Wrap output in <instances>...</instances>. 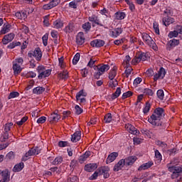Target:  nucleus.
<instances>
[{"mask_svg": "<svg viewBox=\"0 0 182 182\" xmlns=\"http://www.w3.org/2000/svg\"><path fill=\"white\" fill-rule=\"evenodd\" d=\"M163 117H164V109L158 107L154 109V114L148 119V122L152 124V126H161L160 121Z\"/></svg>", "mask_w": 182, "mask_h": 182, "instance_id": "nucleus-1", "label": "nucleus"}, {"mask_svg": "<svg viewBox=\"0 0 182 182\" xmlns=\"http://www.w3.org/2000/svg\"><path fill=\"white\" fill-rule=\"evenodd\" d=\"M166 167L168 168V171L172 173L171 176V178H172V180L180 177V174L182 173V166H171V164H168Z\"/></svg>", "mask_w": 182, "mask_h": 182, "instance_id": "nucleus-2", "label": "nucleus"}, {"mask_svg": "<svg viewBox=\"0 0 182 182\" xmlns=\"http://www.w3.org/2000/svg\"><path fill=\"white\" fill-rule=\"evenodd\" d=\"M42 149L39 146H33L23 156L21 159V161H28L29 160V157L32 156H38V154H41V151Z\"/></svg>", "mask_w": 182, "mask_h": 182, "instance_id": "nucleus-3", "label": "nucleus"}, {"mask_svg": "<svg viewBox=\"0 0 182 182\" xmlns=\"http://www.w3.org/2000/svg\"><path fill=\"white\" fill-rule=\"evenodd\" d=\"M141 38L144 43L148 45L151 49L154 50H158L159 48L157 47V44L153 41V38L146 33H141Z\"/></svg>", "mask_w": 182, "mask_h": 182, "instance_id": "nucleus-4", "label": "nucleus"}, {"mask_svg": "<svg viewBox=\"0 0 182 182\" xmlns=\"http://www.w3.org/2000/svg\"><path fill=\"white\" fill-rule=\"evenodd\" d=\"M36 70L38 73V77L40 80L45 79V77H49V76H50V73H52V70H46L43 65H38Z\"/></svg>", "mask_w": 182, "mask_h": 182, "instance_id": "nucleus-5", "label": "nucleus"}, {"mask_svg": "<svg viewBox=\"0 0 182 182\" xmlns=\"http://www.w3.org/2000/svg\"><path fill=\"white\" fill-rule=\"evenodd\" d=\"M42 50H41V48L39 47H37L34 50L28 53V57L30 58V59L35 58L37 62H41L42 60Z\"/></svg>", "mask_w": 182, "mask_h": 182, "instance_id": "nucleus-6", "label": "nucleus"}, {"mask_svg": "<svg viewBox=\"0 0 182 182\" xmlns=\"http://www.w3.org/2000/svg\"><path fill=\"white\" fill-rule=\"evenodd\" d=\"M82 96V98H80ZM86 96H87V93L85 92V90H81L76 94V100L79 102L80 105H86Z\"/></svg>", "mask_w": 182, "mask_h": 182, "instance_id": "nucleus-7", "label": "nucleus"}, {"mask_svg": "<svg viewBox=\"0 0 182 182\" xmlns=\"http://www.w3.org/2000/svg\"><path fill=\"white\" fill-rule=\"evenodd\" d=\"M97 171H99L100 176H103L104 178H109L110 177V168L109 166H101L97 168Z\"/></svg>", "mask_w": 182, "mask_h": 182, "instance_id": "nucleus-8", "label": "nucleus"}, {"mask_svg": "<svg viewBox=\"0 0 182 182\" xmlns=\"http://www.w3.org/2000/svg\"><path fill=\"white\" fill-rule=\"evenodd\" d=\"M59 4H60V0H51L48 4L43 6V9L45 11H49V9L55 8V6H58Z\"/></svg>", "mask_w": 182, "mask_h": 182, "instance_id": "nucleus-9", "label": "nucleus"}, {"mask_svg": "<svg viewBox=\"0 0 182 182\" xmlns=\"http://www.w3.org/2000/svg\"><path fill=\"white\" fill-rule=\"evenodd\" d=\"M178 45H180V40L173 38L172 40H170L167 43L166 50H171L173 49V48H176V46H178Z\"/></svg>", "mask_w": 182, "mask_h": 182, "instance_id": "nucleus-10", "label": "nucleus"}, {"mask_svg": "<svg viewBox=\"0 0 182 182\" xmlns=\"http://www.w3.org/2000/svg\"><path fill=\"white\" fill-rule=\"evenodd\" d=\"M125 129L127 132L131 133V134H134L135 136H139V134H140V132L137 130L134 126L130 124H125Z\"/></svg>", "mask_w": 182, "mask_h": 182, "instance_id": "nucleus-11", "label": "nucleus"}, {"mask_svg": "<svg viewBox=\"0 0 182 182\" xmlns=\"http://www.w3.org/2000/svg\"><path fill=\"white\" fill-rule=\"evenodd\" d=\"M106 42L103 40L100 39H95L90 42V45L92 48H102L105 46Z\"/></svg>", "mask_w": 182, "mask_h": 182, "instance_id": "nucleus-12", "label": "nucleus"}, {"mask_svg": "<svg viewBox=\"0 0 182 182\" xmlns=\"http://www.w3.org/2000/svg\"><path fill=\"white\" fill-rule=\"evenodd\" d=\"M85 41H86V38H85V34L83 32H79L76 36V40L75 42L77 45H80V46L85 43Z\"/></svg>", "mask_w": 182, "mask_h": 182, "instance_id": "nucleus-13", "label": "nucleus"}, {"mask_svg": "<svg viewBox=\"0 0 182 182\" xmlns=\"http://www.w3.org/2000/svg\"><path fill=\"white\" fill-rule=\"evenodd\" d=\"M88 21L90 22H92V25H93V23H95V25H98L99 26H103V24H102L100 23V19L99 18V17L97 16H96V14H92V15L88 17Z\"/></svg>", "mask_w": 182, "mask_h": 182, "instance_id": "nucleus-14", "label": "nucleus"}, {"mask_svg": "<svg viewBox=\"0 0 182 182\" xmlns=\"http://www.w3.org/2000/svg\"><path fill=\"white\" fill-rule=\"evenodd\" d=\"M124 161V166H133L136 161L137 160V157L135 156H131L123 159Z\"/></svg>", "mask_w": 182, "mask_h": 182, "instance_id": "nucleus-15", "label": "nucleus"}, {"mask_svg": "<svg viewBox=\"0 0 182 182\" xmlns=\"http://www.w3.org/2000/svg\"><path fill=\"white\" fill-rule=\"evenodd\" d=\"M175 22L176 20L174 19V18L171 17L170 16H165L162 18L163 25H164L165 26H168V25H171V23H174Z\"/></svg>", "mask_w": 182, "mask_h": 182, "instance_id": "nucleus-16", "label": "nucleus"}, {"mask_svg": "<svg viewBox=\"0 0 182 182\" xmlns=\"http://www.w3.org/2000/svg\"><path fill=\"white\" fill-rule=\"evenodd\" d=\"M1 177L3 181H0V182H8L11 180V172L8 169H6L1 172Z\"/></svg>", "mask_w": 182, "mask_h": 182, "instance_id": "nucleus-17", "label": "nucleus"}, {"mask_svg": "<svg viewBox=\"0 0 182 182\" xmlns=\"http://www.w3.org/2000/svg\"><path fill=\"white\" fill-rule=\"evenodd\" d=\"M58 110H55L50 115L48 120L50 123H53V122H58L60 120V115L58 114Z\"/></svg>", "mask_w": 182, "mask_h": 182, "instance_id": "nucleus-18", "label": "nucleus"}, {"mask_svg": "<svg viewBox=\"0 0 182 182\" xmlns=\"http://www.w3.org/2000/svg\"><path fill=\"white\" fill-rule=\"evenodd\" d=\"M14 38H15V34L12 33L4 36V37L2 39L3 45H8L9 42H12V41H14Z\"/></svg>", "mask_w": 182, "mask_h": 182, "instance_id": "nucleus-19", "label": "nucleus"}, {"mask_svg": "<svg viewBox=\"0 0 182 182\" xmlns=\"http://www.w3.org/2000/svg\"><path fill=\"white\" fill-rule=\"evenodd\" d=\"M80 139H82V132L80 131H76L71 135V141H73V143H77Z\"/></svg>", "mask_w": 182, "mask_h": 182, "instance_id": "nucleus-20", "label": "nucleus"}, {"mask_svg": "<svg viewBox=\"0 0 182 182\" xmlns=\"http://www.w3.org/2000/svg\"><path fill=\"white\" fill-rule=\"evenodd\" d=\"M97 168V164H87L85 166L84 170L87 173H92Z\"/></svg>", "mask_w": 182, "mask_h": 182, "instance_id": "nucleus-21", "label": "nucleus"}, {"mask_svg": "<svg viewBox=\"0 0 182 182\" xmlns=\"http://www.w3.org/2000/svg\"><path fill=\"white\" fill-rule=\"evenodd\" d=\"M119 157V153L117 152H112L109 155H108L107 158V164H109V163H113Z\"/></svg>", "mask_w": 182, "mask_h": 182, "instance_id": "nucleus-22", "label": "nucleus"}, {"mask_svg": "<svg viewBox=\"0 0 182 182\" xmlns=\"http://www.w3.org/2000/svg\"><path fill=\"white\" fill-rule=\"evenodd\" d=\"M126 18V14L123 11H117L114 14V21H123Z\"/></svg>", "mask_w": 182, "mask_h": 182, "instance_id": "nucleus-23", "label": "nucleus"}, {"mask_svg": "<svg viewBox=\"0 0 182 182\" xmlns=\"http://www.w3.org/2000/svg\"><path fill=\"white\" fill-rule=\"evenodd\" d=\"M64 32H65V33H72V32H75V23L70 22L64 28Z\"/></svg>", "mask_w": 182, "mask_h": 182, "instance_id": "nucleus-24", "label": "nucleus"}, {"mask_svg": "<svg viewBox=\"0 0 182 182\" xmlns=\"http://www.w3.org/2000/svg\"><path fill=\"white\" fill-rule=\"evenodd\" d=\"M90 156V151H87L85 154H83L82 155H81L79 159H78V161L80 164H83V163H85V161H86V160H87V159H89V156Z\"/></svg>", "mask_w": 182, "mask_h": 182, "instance_id": "nucleus-25", "label": "nucleus"}, {"mask_svg": "<svg viewBox=\"0 0 182 182\" xmlns=\"http://www.w3.org/2000/svg\"><path fill=\"white\" fill-rule=\"evenodd\" d=\"M154 164V163H153V161H148L147 163L141 164L138 168V171H141L143 170H147V169L150 168V167H151V166H153Z\"/></svg>", "mask_w": 182, "mask_h": 182, "instance_id": "nucleus-26", "label": "nucleus"}, {"mask_svg": "<svg viewBox=\"0 0 182 182\" xmlns=\"http://www.w3.org/2000/svg\"><path fill=\"white\" fill-rule=\"evenodd\" d=\"M123 32V29L121 28H117L110 31V35L112 38H117Z\"/></svg>", "mask_w": 182, "mask_h": 182, "instance_id": "nucleus-27", "label": "nucleus"}, {"mask_svg": "<svg viewBox=\"0 0 182 182\" xmlns=\"http://www.w3.org/2000/svg\"><path fill=\"white\" fill-rule=\"evenodd\" d=\"M124 167V160L122 159L119 161L117 164H116L113 168L114 171H119L122 168Z\"/></svg>", "mask_w": 182, "mask_h": 182, "instance_id": "nucleus-28", "label": "nucleus"}, {"mask_svg": "<svg viewBox=\"0 0 182 182\" xmlns=\"http://www.w3.org/2000/svg\"><path fill=\"white\" fill-rule=\"evenodd\" d=\"M23 167H25V164H23V162H20L14 166L13 171L14 173H19V171L23 170Z\"/></svg>", "mask_w": 182, "mask_h": 182, "instance_id": "nucleus-29", "label": "nucleus"}, {"mask_svg": "<svg viewBox=\"0 0 182 182\" xmlns=\"http://www.w3.org/2000/svg\"><path fill=\"white\" fill-rule=\"evenodd\" d=\"M94 69H95V70H96V69H97V70L100 71V73L103 75V73H105V72H107V70H109V69H110V66H109V65H103L99 68V67L95 65Z\"/></svg>", "mask_w": 182, "mask_h": 182, "instance_id": "nucleus-30", "label": "nucleus"}, {"mask_svg": "<svg viewBox=\"0 0 182 182\" xmlns=\"http://www.w3.org/2000/svg\"><path fill=\"white\" fill-rule=\"evenodd\" d=\"M13 70L14 75H19L22 72V68H21V65L13 63Z\"/></svg>", "mask_w": 182, "mask_h": 182, "instance_id": "nucleus-31", "label": "nucleus"}, {"mask_svg": "<svg viewBox=\"0 0 182 182\" xmlns=\"http://www.w3.org/2000/svg\"><path fill=\"white\" fill-rule=\"evenodd\" d=\"M63 163V156H58L55 158V159L51 162L53 166H59V164H62Z\"/></svg>", "mask_w": 182, "mask_h": 182, "instance_id": "nucleus-32", "label": "nucleus"}, {"mask_svg": "<svg viewBox=\"0 0 182 182\" xmlns=\"http://www.w3.org/2000/svg\"><path fill=\"white\" fill-rule=\"evenodd\" d=\"M120 95H122V88L118 87L116 91L111 95L112 100H115V99H117Z\"/></svg>", "mask_w": 182, "mask_h": 182, "instance_id": "nucleus-33", "label": "nucleus"}, {"mask_svg": "<svg viewBox=\"0 0 182 182\" xmlns=\"http://www.w3.org/2000/svg\"><path fill=\"white\" fill-rule=\"evenodd\" d=\"M53 28L55 29H62L63 28V21H61L60 19L55 20L53 21Z\"/></svg>", "mask_w": 182, "mask_h": 182, "instance_id": "nucleus-34", "label": "nucleus"}, {"mask_svg": "<svg viewBox=\"0 0 182 182\" xmlns=\"http://www.w3.org/2000/svg\"><path fill=\"white\" fill-rule=\"evenodd\" d=\"M58 76L62 80H66L69 78V72H68L66 70H64L63 72L58 74Z\"/></svg>", "mask_w": 182, "mask_h": 182, "instance_id": "nucleus-35", "label": "nucleus"}, {"mask_svg": "<svg viewBox=\"0 0 182 182\" xmlns=\"http://www.w3.org/2000/svg\"><path fill=\"white\" fill-rule=\"evenodd\" d=\"M45 92V87H36L33 89V95H42Z\"/></svg>", "mask_w": 182, "mask_h": 182, "instance_id": "nucleus-36", "label": "nucleus"}, {"mask_svg": "<svg viewBox=\"0 0 182 182\" xmlns=\"http://www.w3.org/2000/svg\"><path fill=\"white\" fill-rule=\"evenodd\" d=\"M137 56L140 62H141V60L144 62L145 60H147V59H149V54L146 53H139V54H137Z\"/></svg>", "mask_w": 182, "mask_h": 182, "instance_id": "nucleus-37", "label": "nucleus"}, {"mask_svg": "<svg viewBox=\"0 0 182 182\" xmlns=\"http://www.w3.org/2000/svg\"><path fill=\"white\" fill-rule=\"evenodd\" d=\"M164 15L165 16H173L174 15V11L171 7H168L164 11Z\"/></svg>", "mask_w": 182, "mask_h": 182, "instance_id": "nucleus-38", "label": "nucleus"}, {"mask_svg": "<svg viewBox=\"0 0 182 182\" xmlns=\"http://www.w3.org/2000/svg\"><path fill=\"white\" fill-rule=\"evenodd\" d=\"M156 95L158 99H159V100L163 101L164 100V90L160 89L158 90L156 92Z\"/></svg>", "mask_w": 182, "mask_h": 182, "instance_id": "nucleus-39", "label": "nucleus"}, {"mask_svg": "<svg viewBox=\"0 0 182 182\" xmlns=\"http://www.w3.org/2000/svg\"><path fill=\"white\" fill-rule=\"evenodd\" d=\"M116 75H117V73L116 71V68H113L112 70H110L108 77L110 80H114V77H116Z\"/></svg>", "mask_w": 182, "mask_h": 182, "instance_id": "nucleus-40", "label": "nucleus"}, {"mask_svg": "<svg viewBox=\"0 0 182 182\" xmlns=\"http://www.w3.org/2000/svg\"><path fill=\"white\" fill-rule=\"evenodd\" d=\"M21 43L19 41H13L12 43H10L9 44V46H7L8 49H14V48H16V46H21Z\"/></svg>", "mask_w": 182, "mask_h": 182, "instance_id": "nucleus-41", "label": "nucleus"}, {"mask_svg": "<svg viewBox=\"0 0 182 182\" xmlns=\"http://www.w3.org/2000/svg\"><path fill=\"white\" fill-rule=\"evenodd\" d=\"M16 16L18 19H25L26 18V13L25 11H18L16 13Z\"/></svg>", "mask_w": 182, "mask_h": 182, "instance_id": "nucleus-42", "label": "nucleus"}, {"mask_svg": "<svg viewBox=\"0 0 182 182\" xmlns=\"http://www.w3.org/2000/svg\"><path fill=\"white\" fill-rule=\"evenodd\" d=\"M82 29L85 31V32H89L92 28V23L90 22H86L85 23L82 24Z\"/></svg>", "mask_w": 182, "mask_h": 182, "instance_id": "nucleus-43", "label": "nucleus"}, {"mask_svg": "<svg viewBox=\"0 0 182 182\" xmlns=\"http://www.w3.org/2000/svg\"><path fill=\"white\" fill-rule=\"evenodd\" d=\"M150 109H151V105L149 102H146L145 107L143 108L144 114H147V113L150 112Z\"/></svg>", "mask_w": 182, "mask_h": 182, "instance_id": "nucleus-44", "label": "nucleus"}, {"mask_svg": "<svg viewBox=\"0 0 182 182\" xmlns=\"http://www.w3.org/2000/svg\"><path fill=\"white\" fill-rule=\"evenodd\" d=\"M117 85H119L117 80H111V81L108 82L109 87H112V89H114Z\"/></svg>", "mask_w": 182, "mask_h": 182, "instance_id": "nucleus-45", "label": "nucleus"}, {"mask_svg": "<svg viewBox=\"0 0 182 182\" xmlns=\"http://www.w3.org/2000/svg\"><path fill=\"white\" fill-rule=\"evenodd\" d=\"M13 126L14 123L12 122L6 123L4 127V131L9 133V132L11 131V127H12Z\"/></svg>", "mask_w": 182, "mask_h": 182, "instance_id": "nucleus-46", "label": "nucleus"}, {"mask_svg": "<svg viewBox=\"0 0 182 182\" xmlns=\"http://www.w3.org/2000/svg\"><path fill=\"white\" fill-rule=\"evenodd\" d=\"M80 59V53H77L73 59V65H77V62H79Z\"/></svg>", "mask_w": 182, "mask_h": 182, "instance_id": "nucleus-47", "label": "nucleus"}, {"mask_svg": "<svg viewBox=\"0 0 182 182\" xmlns=\"http://www.w3.org/2000/svg\"><path fill=\"white\" fill-rule=\"evenodd\" d=\"M144 95H146V96H153L154 95V91L150 88L144 89Z\"/></svg>", "mask_w": 182, "mask_h": 182, "instance_id": "nucleus-48", "label": "nucleus"}, {"mask_svg": "<svg viewBox=\"0 0 182 182\" xmlns=\"http://www.w3.org/2000/svg\"><path fill=\"white\" fill-rule=\"evenodd\" d=\"M112 113H107L105 114L104 120L105 123H111L112 122Z\"/></svg>", "mask_w": 182, "mask_h": 182, "instance_id": "nucleus-49", "label": "nucleus"}, {"mask_svg": "<svg viewBox=\"0 0 182 182\" xmlns=\"http://www.w3.org/2000/svg\"><path fill=\"white\" fill-rule=\"evenodd\" d=\"M158 74L161 77V79H164V76H166V69L161 67L158 71Z\"/></svg>", "mask_w": 182, "mask_h": 182, "instance_id": "nucleus-50", "label": "nucleus"}, {"mask_svg": "<svg viewBox=\"0 0 182 182\" xmlns=\"http://www.w3.org/2000/svg\"><path fill=\"white\" fill-rule=\"evenodd\" d=\"M131 96H133V92L132 91H127L122 94V99L124 100V99H127V97H130Z\"/></svg>", "mask_w": 182, "mask_h": 182, "instance_id": "nucleus-51", "label": "nucleus"}, {"mask_svg": "<svg viewBox=\"0 0 182 182\" xmlns=\"http://www.w3.org/2000/svg\"><path fill=\"white\" fill-rule=\"evenodd\" d=\"M15 97H19V92H10L8 99L11 100V99H15Z\"/></svg>", "mask_w": 182, "mask_h": 182, "instance_id": "nucleus-52", "label": "nucleus"}, {"mask_svg": "<svg viewBox=\"0 0 182 182\" xmlns=\"http://www.w3.org/2000/svg\"><path fill=\"white\" fill-rule=\"evenodd\" d=\"M75 114H77V116L83 113V109H82V107H80V106L79 105H75Z\"/></svg>", "mask_w": 182, "mask_h": 182, "instance_id": "nucleus-53", "label": "nucleus"}, {"mask_svg": "<svg viewBox=\"0 0 182 182\" xmlns=\"http://www.w3.org/2000/svg\"><path fill=\"white\" fill-rule=\"evenodd\" d=\"M168 36V38H170V39H171L172 38H177V36H178V31H171L169 32Z\"/></svg>", "mask_w": 182, "mask_h": 182, "instance_id": "nucleus-54", "label": "nucleus"}, {"mask_svg": "<svg viewBox=\"0 0 182 182\" xmlns=\"http://www.w3.org/2000/svg\"><path fill=\"white\" fill-rule=\"evenodd\" d=\"M59 147H69V143L68 141H60L58 142Z\"/></svg>", "mask_w": 182, "mask_h": 182, "instance_id": "nucleus-55", "label": "nucleus"}, {"mask_svg": "<svg viewBox=\"0 0 182 182\" xmlns=\"http://www.w3.org/2000/svg\"><path fill=\"white\" fill-rule=\"evenodd\" d=\"M155 157L156 159H157L159 161H161V160L163 159V156H161V154L157 149L155 150Z\"/></svg>", "mask_w": 182, "mask_h": 182, "instance_id": "nucleus-56", "label": "nucleus"}, {"mask_svg": "<svg viewBox=\"0 0 182 182\" xmlns=\"http://www.w3.org/2000/svg\"><path fill=\"white\" fill-rule=\"evenodd\" d=\"M154 29L155 33H156L157 35H160V29L159 28V23H157V22L154 23Z\"/></svg>", "mask_w": 182, "mask_h": 182, "instance_id": "nucleus-57", "label": "nucleus"}, {"mask_svg": "<svg viewBox=\"0 0 182 182\" xmlns=\"http://www.w3.org/2000/svg\"><path fill=\"white\" fill-rule=\"evenodd\" d=\"M99 176H100V175L99 171L97 169V171L90 177V180H92V181L97 180V177H99Z\"/></svg>", "mask_w": 182, "mask_h": 182, "instance_id": "nucleus-58", "label": "nucleus"}, {"mask_svg": "<svg viewBox=\"0 0 182 182\" xmlns=\"http://www.w3.org/2000/svg\"><path fill=\"white\" fill-rule=\"evenodd\" d=\"M9 25H6L1 30V33L2 35H5V33H8L9 32Z\"/></svg>", "mask_w": 182, "mask_h": 182, "instance_id": "nucleus-59", "label": "nucleus"}, {"mask_svg": "<svg viewBox=\"0 0 182 182\" xmlns=\"http://www.w3.org/2000/svg\"><path fill=\"white\" fill-rule=\"evenodd\" d=\"M8 11H9L8 5L2 4L1 6H0L1 12H8Z\"/></svg>", "mask_w": 182, "mask_h": 182, "instance_id": "nucleus-60", "label": "nucleus"}, {"mask_svg": "<svg viewBox=\"0 0 182 182\" xmlns=\"http://www.w3.org/2000/svg\"><path fill=\"white\" fill-rule=\"evenodd\" d=\"M48 34H45L42 37L43 45H44V46H48Z\"/></svg>", "mask_w": 182, "mask_h": 182, "instance_id": "nucleus-61", "label": "nucleus"}, {"mask_svg": "<svg viewBox=\"0 0 182 182\" xmlns=\"http://www.w3.org/2000/svg\"><path fill=\"white\" fill-rule=\"evenodd\" d=\"M45 122H46V117H41L40 118H38L37 119V123L38 124H43V123H45Z\"/></svg>", "mask_w": 182, "mask_h": 182, "instance_id": "nucleus-62", "label": "nucleus"}, {"mask_svg": "<svg viewBox=\"0 0 182 182\" xmlns=\"http://www.w3.org/2000/svg\"><path fill=\"white\" fill-rule=\"evenodd\" d=\"M78 164L79 163L77 160L73 159L70 164V167H71V168H75V167H77Z\"/></svg>", "mask_w": 182, "mask_h": 182, "instance_id": "nucleus-63", "label": "nucleus"}, {"mask_svg": "<svg viewBox=\"0 0 182 182\" xmlns=\"http://www.w3.org/2000/svg\"><path fill=\"white\" fill-rule=\"evenodd\" d=\"M157 145L159 146L160 147H162V149H167V144H166V142L164 141H158Z\"/></svg>", "mask_w": 182, "mask_h": 182, "instance_id": "nucleus-64", "label": "nucleus"}]
</instances>
